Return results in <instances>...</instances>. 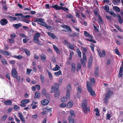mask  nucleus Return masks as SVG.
Returning a JSON list of instances; mask_svg holds the SVG:
<instances>
[{
  "mask_svg": "<svg viewBox=\"0 0 123 123\" xmlns=\"http://www.w3.org/2000/svg\"><path fill=\"white\" fill-rule=\"evenodd\" d=\"M62 27L63 28L67 29L68 31H71L70 28L67 25H62Z\"/></svg>",
  "mask_w": 123,
  "mask_h": 123,
  "instance_id": "obj_25",
  "label": "nucleus"
},
{
  "mask_svg": "<svg viewBox=\"0 0 123 123\" xmlns=\"http://www.w3.org/2000/svg\"><path fill=\"white\" fill-rule=\"evenodd\" d=\"M82 104V106L84 110V112L86 113L90 111V107L87 106L86 105L87 101L86 99H84L83 101Z\"/></svg>",
  "mask_w": 123,
  "mask_h": 123,
  "instance_id": "obj_3",
  "label": "nucleus"
},
{
  "mask_svg": "<svg viewBox=\"0 0 123 123\" xmlns=\"http://www.w3.org/2000/svg\"><path fill=\"white\" fill-rule=\"evenodd\" d=\"M79 35V34L78 33H74L72 34H70L69 35V36L70 37H74L76 36H78Z\"/></svg>",
  "mask_w": 123,
  "mask_h": 123,
  "instance_id": "obj_27",
  "label": "nucleus"
},
{
  "mask_svg": "<svg viewBox=\"0 0 123 123\" xmlns=\"http://www.w3.org/2000/svg\"><path fill=\"white\" fill-rule=\"evenodd\" d=\"M60 68V67L57 65H56L55 67L53 68L52 70L54 71H57L59 70Z\"/></svg>",
  "mask_w": 123,
  "mask_h": 123,
  "instance_id": "obj_31",
  "label": "nucleus"
},
{
  "mask_svg": "<svg viewBox=\"0 0 123 123\" xmlns=\"http://www.w3.org/2000/svg\"><path fill=\"white\" fill-rule=\"evenodd\" d=\"M123 70V69H120L118 74V77L119 78L121 77L122 76Z\"/></svg>",
  "mask_w": 123,
  "mask_h": 123,
  "instance_id": "obj_40",
  "label": "nucleus"
},
{
  "mask_svg": "<svg viewBox=\"0 0 123 123\" xmlns=\"http://www.w3.org/2000/svg\"><path fill=\"white\" fill-rule=\"evenodd\" d=\"M1 61L4 65H6V60L1 59Z\"/></svg>",
  "mask_w": 123,
  "mask_h": 123,
  "instance_id": "obj_53",
  "label": "nucleus"
},
{
  "mask_svg": "<svg viewBox=\"0 0 123 123\" xmlns=\"http://www.w3.org/2000/svg\"><path fill=\"white\" fill-rule=\"evenodd\" d=\"M114 4L116 5H117L118 3H119L120 1V0H113Z\"/></svg>",
  "mask_w": 123,
  "mask_h": 123,
  "instance_id": "obj_45",
  "label": "nucleus"
},
{
  "mask_svg": "<svg viewBox=\"0 0 123 123\" xmlns=\"http://www.w3.org/2000/svg\"><path fill=\"white\" fill-rule=\"evenodd\" d=\"M113 93L112 92L110 91H108L107 93L105 94V97L104 99V101L105 103V104L107 105L108 101L111 95Z\"/></svg>",
  "mask_w": 123,
  "mask_h": 123,
  "instance_id": "obj_4",
  "label": "nucleus"
},
{
  "mask_svg": "<svg viewBox=\"0 0 123 123\" xmlns=\"http://www.w3.org/2000/svg\"><path fill=\"white\" fill-rule=\"evenodd\" d=\"M98 19L99 20V22L101 24H102L103 23L102 20L100 16H98Z\"/></svg>",
  "mask_w": 123,
  "mask_h": 123,
  "instance_id": "obj_52",
  "label": "nucleus"
},
{
  "mask_svg": "<svg viewBox=\"0 0 123 123\" xmlns=\"http://www.w3.org/2000/svg\"><path fill=\"white\" fill-rule=\"evenodd\" d=\"M71 66V72H72L74 73L75 72L76 70V67L75 64L74 63H72V64Z\"/></svg>",
  "mask_w": 123,
  "mask_h": 123,
  "instance_id": "obj_19",
  "label": "nucleus"
},
{
  "mask_svg": "<svg viewBox=\"0 0 123 123\" xmlns=\"http://www.w3.org/2000/svg\"><path fill=\"white\" fill-rule=\"evenodd\" d=\"M115 53L117 55H120V53L118 49H115Z\"/></svg>",
  "mask_w": 123,
  "mask_h": 123,
  "instance_id": "obj_54",
  "label": "nucleus"
},
{
  "mask_svg": "<svg viewBox=\"0 0 123 123\" xmlns=\"http://www.w3.org/2000/svg\"><path fill=\"white\" fill-rule=\"evenodd\" d=\"M68 119L69 123H74V119L70 116L69 117Z\"/></svg>",
  "mask_w": 123,
  "mask_h": 123,
  "instance_id": "obj_34",
  "label": "nucleus"
},
{
  "mask_svg": "<svg viewBox=\"0 0 123 123\" xmlns=\"http://www.w3.org/2000/svg\"><path fill=\"white\" fill-rule=\"evenodd\" d=\"M42 94L43 95H45L46 94V91L45 89H43L42 91Z\"/></svg>",
  "mask_w": 123,
  "mask_h": 123,
  "instance_id": "obj_51",
  "label": "nucleus"
},
{
  "mask_svg": "<svg viewBox=\"0 0 123 123\" xmlns=\"http://www.w3.org/2000/svg\"><path fill=\"white\" fill-rule=\"evenodd\" d=\"M8 21L6 19H2L0 20V23L2 25H5L8 23Z\"/></svg>",
  "mask_w": 123,
  "mask_h": 123,
  "instance_id": "obj_9",
  "label": "nucleus"
},
{
  "mask_svg": "<svg viewBox=\"0 0 123 123\" xmlns=\"http://www.w3.org/2000/svg\"><path fill=\"white\" fill-rule=\"evenodd\" d=\"M90 94L92 96H94L95 94V93L94 91L93 90L90 92Z\"/></svg>",
  "mask_w": 123,
  "mask_h": 123,
  "instance_id": "obj_62",
  "label": "nucleus"
},
{
  "mask_svg": "<svg viewBox=\"0 0 123 123\" xmlns=\"http://www.w3.org/2000/svg\"><path fill=\"white\" fill-rule=\"evenodd\" d=\"M8 17L12 21H14L15 20H16L17 18H16V17H13L10 16H8Z\"/></svg>",
  "mask_w": 123,
  "mask_h": 123,
  "instance_id": "obj_37",
  "label": "nucleus"
},
{
  "mask_svg": "<svg viewBox=\"0 0 123 123\" xmlns=\"http://www.w3.org/2000/svg\"><path fill=\"white\" fill-rule=\"evenodd\" d=\"M90 80L91 84L92 85H94L95 84V80L94 78H90Z\"/></svg>",
  "mask_w": 123,
  "mask_h": 123,
  "instance_id": "obj_38",
  "label": "nucleus"
},
{
  "mask_svg": "<svg viewBox=\"0 0 123 123\" xmlns=\"http://www.w3.org/2000/svg\"><path fill=\"white\" fill-rule=\"evenodd\" d=\"M115 25L116 28H117L119 31H121V29L120 27H119L118 26H117L116 25Z\"/></svg>",
  "mask_w": 123,
  "mask_h": 123,
  "instance_id": "obj_64",
  "label": "nucleus"
},
{
  "mask_svg": "<svg viewBox=\"0 0 123 123\" xmlns=\"http://www.w3.org/2000/svg\"><path fill=\"white\" fill-rule=\"evenodd\" d=\"M81 87L80 86H79L78 87L77 92H78L77 94V95L78 98H80V95L81 93Z\"/></svg>",
  "mask_w": 123,
  "mask_h": 123,
  "instance_id": "obj_21",
  "label": "nucleus"
},
{
  "mask_svg": "<svg viewBox=\"0 0 123 123\" xmlns=\"http://www.w3.org/2000/svg\"><path fill=\"white\" fill-rule=\"evenodd\" d=\"M53 49L56 53L57 54L59 53H60V51L57 47L54 45H53Z\"/></svg>",
  "mask_w": 123,
  "mask_h": 123,
  "instance_id": "obj_23",
  "label": "nucleus"
},
{
  "mask_svg": "<svg viewBox=\"0 0 123 123\" xmlns=\"http://www.w3.org/2000/svg\"><path fill=\"white\" fill-rule=\"evenodd\" d=\"M40 34L39 33L37 32L35 33L34 34L33 41L34 42L36 43H38V38L40 37Z\"/></svg>",
  "mask_w": 123,
  "mask_h": 123,
  "instance_id": "obj_7",
  "label": "nucleus"
},
{
  "mask_svg": "<svg viewBox=\"0 0 123 123\" xmlns=\"http://www.w3.org/2000/svg\"><path fill=\"white\" fill-rule=\"evenodd\" d=\"M24 51L26 55L28 56H29L30 55V51L26 49H24Z\"/></svg>",
  "mask_w": 123,
  "mask_h": 123,
  "instance_id": "obj_35",
  "label": "nucleus"
},
{
  "mask_svg": "<svg viewBox=\"0 0 123 123\" xmlns=\"http://www.w3.org/2000/svg\"><path fill=\"white\" fill-rule=\"evenodd\" d=\"M104 10L107 12H109V8L108 6H105L104 7Z\"/></svg>",
  "mask_w": 123,
  "mask_h": 123,
  "instance_id": "obj_43",
  "label": "nucleus"
},
{
  "mask_svg": "<svg viewBox=\"0 0 123 123\" xmlns=\"http://www.w3.org/2000/svg\"><path fill=\"white\" fill-rule=\"evenodd\" d=\"M13 57L18 59H20L23 58V57L20 55L18 56L14 55Z\"/></svg>",
  "mask_w": 123,
  "mask_h": 123,
  "instance_id": "obj_42",
  "label": "nucleus"
},
{
  "mask_svg": "<svg viewBox=\"0 0 123 123\" xmlns=\"http://www.w3.org/2000/svg\"><path fill=\"white\" fill-rule=\"evenodd\" d=\"M40 94L39 92H37L36 93L35 95V98H37L40 97Z\"/></svg>",
  "mask_w": 123,
  "mask_h": 123,
  "instance_id": "obj_33",
  "label": "nucleus"
},
{
  "mask_svg": "<svg viewBox=\"0 0 123 123\" xmlns=\"http://www.w3.org/2000/svg\"><path fill=\"white\" fill-rule=\"evenodd\" d=\"M64 43L67 45L68 48L72 50H73L74 49V45L71 44L70 42H68L66 40H65L63 42Z\"/></svg>",
  "mask_w": 123,
  "mask_h": 123,
  "instance_id": "obj_6",
  "label": "nucleus"
},
{
  "mask_svg": "<svg viewBox=\"0 0 123 123\" xmlns=\"http://www.w3.org/2000/svg\"><path fill=\"white\" fill-rule=\"evenodd\" d=\"M48 76L50 80H52L53 79V77L51 72L48 70L47 71Z\"/></svg>",
  "mask_w": 123,
  "mask_h": 123,
  "instance_id": "obj_39",
  "label": "nucleus"
},
{
  "mask_svg": "<svg viewBox=\"0 0 123 123\" xmlns=\"http://www.w3.org/2000/svg\"><path fill=\"white\" fill-rule=\"evenodd\" d=\"M18 116L23 123H24L25 122V120L22 113L19 112Z\"/></svg>",
  "mask_w": 123,
  "mask_h": 123,
  "instance_id": "obj_12",
  "label": "nucleus"
},
{
  "mask_svg": "<svg viewBox=\"0 0 123 123\" xmlns=\"http://www.w3.org/2000/svg\"><path fill=\"white\" fill-rule=\"evenodd\" d=\"M70 113L71 114V117H74V114L73 111L71 110L70 111Z\"/></svg>",
  "mask_w": 123,
  "mask_h": 123,
  "instance_id": "obj_56",
  "label": "nucleus"
},
{
  "mask_svg": "<svg viewBox=\"0 0 123 123\" xmlns=\"http://www.w3.org/2000/svg\"><path fill=\"white\" fill-rule=\"evenodd\" d=\"M84 34L85 35V36L86 37H89L91 38H93V36L91 35L86 31H84Z\"/></svg>",
  "mask_w": 123,
  "mask_h": 123,
  "instance_id": "obj_20",
  "label": "nucleus"
},
{
  "mask_svg": "<svg viewBox=\"0 0 123 123\" xmlns=\"http://www.w3.org/2000/svg\"><path fill=\"white\" fill-rule=\"evenodd\" d=\"M32 71V70L30 69L27 68L26 74L29 75L31 73V72Z\"/></svg>",
  "mask_w": 123,
  "mask_h": 123,
  "instance_id": "obj_46",
  "label": "nucleus"
},
{
  "mask_svg": "<svg viewBox=\"0 0 123 123\" xmlns=\"http://www.w3.org/2000/svg\"><path fill=\"white\" fill-rule=\"evenodd\" d=\"M0 53L2 54L6 55H10L9 52L7 51H4L2 50H0Z\"/></svg>",
  "mask_w": 123,
  "mask_h": 123,
  "instance_id": "obj_16",
  "label": "nucleus"
},
{
  "mask_svg": "<svg viewBox=\"0 0 123 123\" xmlns=\"http://www.w3.org/2000/svg\"><path fill=\"white\" fill-rule=\"evenodd\" d=\"M70 55L69 58L71 59L72 58L73 55L74 54V52L72 51H70Z\"/></svg>",
  "mask_w": 123,
  "mask_h": 123,
  "instance_id": "obj_50",
  "label": "nucleus"
},
{
  "mask_svg": "<svg viewBox=\"0 0 123 123\" xmlns=\"http://www.w3.org/2000/svg\"><path fill=\"white\" fill-rule=\"evenodd\" d=\"M43 111L42 112L41 114L42 115H44L46 114V112H47L45 109H43Z\"/></svg>",
  "mask_w": 123,
  "mask_h": 123,
  "instance_id": "obj_60",
  "label": "nucleus"
},
{
  "mask_svg": "<svg viewBox=\"0 0 123 123\" xmlns=\"http://www.w3.org/2000/svg\"><path fill=\"white\" fill-rule=\"evenodd\" d=\"M70 98V96L68 95V96H67V94H66V98L64 97L62 98L61 99V101L62 102H65L67 100H69Z\"/></svg>",
  "mask_w": 123,
  "mask_h": 123,
  "instance_id": "obj_15",
  "label": "nucleus"
},
{
  "mask_svg": "<svg viewBox=\"0 0 123 123\" xmlns=\"http://www.w3.org/2000/svg\"><path fill=\"white\" fill-rule=\"evenodd\" d=\"M49 101L47 99H44L41 102V104L44 105H47L49 103Z\"/></svg>",
  "mask_w": 123,
  "mask_h": 123,
  "instance_id": "obj_18",
  "label": "nucleus"
},
{
  "mask_svg": "<svg viewBox=\"0 0 123 123\" xmlns=\"http://www.w3.org/2000/svg\"><path fill=\"white\" fill-rule=\"evenodd\" d=\"M87 85L88 90L89 92H91V91L93 90L92 89V88L89 81H88L87 82Z\"/></svg>",
  "mask_w": 123,
  "mask_h": 123,
  "instance_id": "obj_17",
  "label": "nucleus"
},
{
  "mask_svg": "<svg viewBox=\"0 0 123 123\" xmlns=\"http://www.w3.org/2000/svg\"><path fill=\"white\" fill-rule=\"evenodd\" d=\"M59 87L58 85L57 84L54 85V86H53L51 88V92H54L55 93L54 96L55 97L57 98H58L60 95V92L57 91Z\"/></svg>",
  "mask_w": 123,
  "mask_h": 123,
  "instance_id": "obj_1",
  "label": "nucleus"
},
{
  "mask_svg": "<svg viewBox=\"0 0 123 123\" xmlns=\"http://www.w3.org/2000/svg\"><path fill=\"white\" fill-rule=\"evenodd\" d=\"M109 13L110 15L113 16L114 17H115L116 16V14L113 11H110L109 12Z\"/></svg>",
  "mask_w": 123,
  "mask_h": 123,
  "instance_id": "obj_49",
  "label": "nucleus"
},
{
  "mask_svg": "<svg viewBox=\"0 0 123 123\" xmlns=\"http://www.w3.org/2000/svg\"><path fill=\"white\" fill-rule=\"evenodd\" d=\"M29 40V39L27 38L24 39L23 40V42L24 43H27Z\"/></svg>",
  "mask_w": 123,
  "mask_h": 123,
  "instance_id": "obj_59",
  "label": "nucleus"
},
{
  "mask_svg": "<svg viewBox=\"0 0 123 123\" xmlns=\"http://www.w3.org/2000/svg\"><path fill=\"white\" fill-rule=\"evenodd\" d=\"M54 74L56 76H58L59 75H62V73L60 70H59L58 72H55Z\"/></svg>",
  "mask_w": 123,
  "mask_h": 123,
  "instance_id": "obj_26",
  "label": "nucleus"
},
{
  "mask_svg": "<svg viewBox=\"0 0 123 123\" xmlns=\"http://www.w3.org/2000/svg\"><path fill=\"white\" fill-rule=\"evenodd\" d=\"M77 51L79 56L80 57H81V52L80 51L79 49H78Z\"/></svg>",
  "mask_w": 123,
  "mask_h": 123,
  "instance_id": "obj_55",
  "label": "nucleus"
},
{
  "mask_svg": "<svg viewBox=\"0 0 123 123\" xmlns=\"http://www.w3.org/2000/svg\"><path fill=\"white\" fill-rule=\"evenodd\" d=\"M83 58H82L80 60V62L84 67L85 66V63L86 62V59L85 54L84 53H83Z\"/></svg>",
  "mask_w": 123,
  "mask_h": 123,
  "instance_id": "obj_5",
  "label": "nucleus"
},
{
  "mask_svg": "<svg viewBox=\"0 0 123 123\" xmlns=\"http://www.w3.org/2000/svg\"><path fill=\"white\" fill-rule=\"evenodd\" d=\"M13 26L15 27V28L18 29V28L20 26V25H19L18 24H13Z\"/></svg>",
  "mask_w": 123,
  "mask_h": 123,
  "instance_id": "obj_48",
  "label": "nucleus"
},
{
  "mask_svg": "<svg viewBox=\"0 0 123 123\" xmlns=\"http://www.w3.org/2000/svg\"><path fill=\"white\" fill-rule=\"evenodd\" d=\"M62 9L63 11L65 12L69 10L68 8L65 7H62Z\"/></svg>",
  "mask_w": 123,
  "mask_h": 123,
  "instance_id": "obj_57",
  "label": "nucleus"
},
{
  "mask_svg": "<svg viewBox=\"0 0 123 123\" xmlns=\"http://www.w3.org/2000/svg\"><path fill=\"white\" fill-rule=\"evenodd\" d=\"M66 105L64 103H62L60 104L59 105V106L61 107H64L66 106Z\"/></svg>",
  "mask_w": 123,
  "mask_h": 123,
  "instance_id": "obj_58",
  "label": "nucleus"
},
{
  "mask_svg": "<svg viewBox=\"0 0 123 123\" xmlns=\"http://www.w3.org/2000/svg\"><path fill=\"white\" fill-rule=\"evenodd\" d=\"M67 18H73V16L72 15L70 14H68L66 15Z\"/></svg>",
  "mask_w": 123,
  "mask_h": 123,
  "instance_id": "obj_44",
  "label": "nucleus"
},
{
  "mask_svg": "<svg viewBox=\"0 0 123 123\" xmlns=\"http://www.w3.org/2000/svg\"><path fill=\"white\" fill-rule=\"evenodd\" d=\"M50 7H53L56 10H59L62 9V7H60L57 5H55L54 6H52Z\"/></svg>",
  "mask_w": 123,
  "mask_h": 123,
  "instance_id": "obj_22",
  "label": "nucleus"
},
{
  "mask_svg": "<svg viewBox=\"0 0 123 123\" xmlns=\"http://www.w3.org/2000/svg\"><path fill=\"white\" fill-rule=\"evenodd\" d=\"M93 26L95 31L97 32H98V28L94 25H93Z\"/></svg>",
  "mask_w": 123,
  "mask_h": 123,
  "instance_id": "obj_63",
  "label": "nucleus"
},
{
  "mask_svg": "<svg viewBox=\"0 0 123 123\" xmlns=\"http://www.w3.org/2000/svg\"><path fill=\"white\" fill-rule=\"evenodd\" d=\"M40 81L42 83H43L44 81V76L41 74L40 76Z\"/></svg>",
  "mask_w": 123,
  "mask_h": 123,
  "instance_id": "obj_36",
  "label": "nucleus"
},
{
  "mask_svg": "<svg viewBox=\"0 0 123 123\" xmlns=\"http://www.w3.org/2000/svg\"><path fill=\"white\" fill-rule=\"evenodd\" d=\"M12 74L13 77L15 78H17V73L16 70L15 68H13L12 72Z\"/></svg>",
  "mask_w": 123,
  "mask_h": 123,
  "instance_id": "obj_13",
  "label": "nucleus"
},
{
  "mask_svg": "<svg viewBox=\"0 0 123 123\" xmlns=\"http://www.w3.org/2000/svg\"><path fill=\"white\" fill-rule=\"evenodd\" d=\"M77 67L76 69V71L77 72L80 70L81 68V65L80 63H78L77 65Z\"/></svg>",
  "mask_w": 123,
  "mask_h": 123,
  "instance_id": "obj_47",
  "label": "nucleus"
},
{
  "mask_svg": "<svg viewBox=\"0 0 123 123\" xmlns=\"http://www.w3.org/2000/svg\"><path fill=\"white\" fill-rule=\"evenodd\" d=\"M35 22H38V23L41 25L45 27L47 29H50L51 27L48 25L47 24L44 22V20L40 18H37L35 20Z\"/></svg>",
  "mask_w": 123,
  "mask_h": 123,
  "instance_id": "obj_2",
  "label": "nucleus"
},
{
  "mask_svg": "<svg viewBox=\"0 0 123 123\" xmlns=\"http://www.w3.org/2000/svg\"><path fill=\"white\" fill-rule=\"evenodd\" d=\"M7 117L6 115H5L3 116L2 118V120L3 121H5Z\"/></svg>",
  "mask_w": 123,
  "mask_h": 123,
  "instance_id": "obj_61",
  "label": "nucleus"
},
{
  "mask_svg": "<svg viewBox=\"0 0 123 123\" xmlns=\"http://www.w3.org/2000/svg\"><path fill=\"white\" fill-rule=\"evenodd\" d=\"M98 52L99 56L100 57H104L105 56V52L104 50H102V53L100 50H99Z\"/></svg>",
  "mask_w": 123,
  "mask_h": 123,
  "instance_id": "obj_14",
  "label": "nucleus"
},
{
  "mask_svg": "<svg viewBox=\"0 0 123 123\" xmlns=\"http://www.w3.org/2000/svg\"><path fill=\"white\" fill-rule=\"evenodd\" d=\"M73 105V102L72 101H70L69 102L67 105V107L68 108L71 107Z\"/></svg>",
  "mask_w": 123,
  "mask_h": 123,
  "instance_id": "obj_28",
  "label": "nucleus"
},
{
  "mask_svg": "<svg viewBox=\"0 0 123 123\" xmlns=\"http://www.w3.org/2000/svg\"><path fill=\"white\" fill-rule=\"evenodd\" d=\"M47 33L51 38L53 39H58V38L56 36L54 33H51L50 32H48Z\"/></svg>",
  "mask_w": 123,
  "mask_h": 123,
  "instance_id": "obj_11",
  "label": "nucleus"
},
{
  "mask_svg": "<svg viewBox=\"0 0 123 123\" xmlns=\"http://www.w3.org/2000/svg\"><path fill=\"white\" fill-rule=\"evenodd\" d=\"M118 20L120 24H121L123 23V20L122 17L119 15L118 16Z\"/></svg>",
  "mask_w": 123,
  "mask_h": 123,
  "instance_id": "obj_30",
  "label": "nucleus"
},
{
  "mask_svg": "<svg viewBox=\"0 0 123 123\" xmlns=\"http://www.w3.org/2000/svg\"><path fill=\"white\" fill-rule=\"evenodd\" d=\"M41 60L43 62H44L45 60L46 56L45 55H42L41 56Z\"/></svg>",
  "mask_w": 123,
  "mask_h": 123,
  "instance_id": "obj_41",
  "label": "nucleus"
},
{
  "mask_svg": "<svg viewBox=\"0 0 123 123\" xmlns=\"http://www.w3.org/2000/svg\"><path fill=\"white\" fill-rule=\"evenodd\" d=\"M30 100L28 99H26L22 100L21 102L22 104L20 105L22 107H24L26 106L25 104L29 103Z\"/></svg>",
  "mask_w": 123,
  "mask_h": 123,
  "instance_id": "obj_8",
  "label": "nucleus"
},
{
  "mask_svg": "<svg viewBox=\"0 0 123 123\" xmlns=\"http://www.w3.org/2000/svg\"><path fill=\"white\" fill-rule=\"evenodd\" d=\"M98 71L99 68L98 67H97L95 69V71L94 74L95 76L97 77L98 76Z\"/></svg>",
  "mask_w": 123,
  "mask_h": 123,
  "instance_id": "obj_29",
  "label": "nucleus"
},
{
  "mask_svg": "<svg viewBox=\"0 0 123 123\" xmlns=\"http://www.w3.org/2000/svg\"><path fill=\"white\" fill-rule=\"evenodd\" d=\"M4 104L6 105H12V101L11 100H7L5 101L4 102Z\"/></svg>",
  "mask_w": 123,
  "mask_h": 123,
  "instance_id": "obj_24",
  "label": "nucleus"
},
{
  "mask_svg": "<svg viewBox=\"0 0 123 123\" xmlns=\"http://www.w3.org/2000/svg\"><path fill=\"white\" fill-rule=\"evenodd\" d=\"M113 9L115 11L117 12H119L120 11L119 8L117 6H114L113 7Z\"/></svg>",
  "mask_w": 123,
  "mask_h": 123,
  "instance_id": "obj_32",
  "label": "nucleus"
},
{
  "mask_svg": "<svg viewBox=\"0 0 123 123\" xmlns=\"http://www.w3.org/2000/svg\"><path fill=\"white\" fill-rule=\"evenodd\" d=\"M67 92L66 94L67 96H70V92L71 91V86L70 84H69L67 86L66 88Z\"/></svg>",
  "mask_w": 123,
  "mask_h": 123,
  "instance_id": "obj_10",
  "label": "nucleus"
}]
</instances>
